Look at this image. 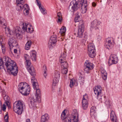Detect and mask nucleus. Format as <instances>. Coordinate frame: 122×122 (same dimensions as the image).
Listing matches in <instances>:
<instances>
[{"instance_id":"dca6fc26","label":"nucleus","mask_w":122,"mask_h":122,"mask_svg":"<svg viewBox=\"0 0 122 122\" xmlns=\"http://www.w3.org/2000/svg\"><path fill=\"white\" fill-rule=\"evenodd\" d=\"M61 118L64 122H70L71 119L70 117H66V113L65 112V110L63 111L61 115Z\"/></svg>"},{"instance_id":"473e14b6","label":"nucleus","mask_w":122,"mask_h":122,"mask_svg":"<svg viewBox=\"0 0 122 122\" xmlns=\"http://www.w3.org/2000/svg\"><path fill=\"white\" fill-rule=\"evenodd\" d=\"M5 63V61L3 60L2 59L0 58V68H4V64Z\"/></svg>"},{"instance_id":"c756f323","label":"nucleus","mask_w":122,"mask_h":122,"mask_svg":"<svg viewBox=\"0 0 122 122\" xmlns=\"http://www.w3.org/2000/svg\"><path fill=\"white\" fill-rule=\"evenodd\" d=\"M96 107L95 106L92 107L91 109L90 114L91 115H93L94 114L95 112V110Z\"/></svg>"},{"instance_id":"4c0bfd02","label":"nucleus","mask_w":122,"mask_h":122,"mask_svg":"<svg viewBox=\"0 0 122 122\" xmlns=\"http://www.w3.org/2000/svg\"><path fill=\"white\" fill-rule=\"evenodd\" d=\"M25 65L26 66V67H28L31 66V62L30 60H26L25 62Z\"/></svg>"},{"instance_id":"13d9d810","label":"nucleus","mask_w":122,"mask_h":122,"mask_svg":"<svg viewBox=\"0 0 122 122\" xmlns=\"http://www.w3.org/2000/svg\"><path fill=\"white\" fill-rule=\"evenodd\" d=\"M87 36L86 35H85L83 36L84 38H83V40L86 41L87 40Z\"/></svg>"},{"instance_id":"c85d7f7f","label":"nucleus","mask_w":122,"mask_h":122,"mask_svg":"<svg viewBox=\"0 0 122 122\" xmlns=\"http://www.w3.org/2000/svg\"><path fill=\"white\" fill-rule=\"evenodd\" d=\"M69 86L71 88H72L74 85L75 83V80L74 79H70Z\"/></svg>"},{"instance_id":"f257e3e1","label":"nucleus","mask_w":122,"mask_h":122,"mask_svg":"<svg viewBox=\"0 0 122 122\" xmlns=\"http://www.w3.org/2000/svg\"><path fill=\"white\" fill-rule=\"evenodd\" d=\"M3 60L5 61V65L7 68L8 71L11 72L13 76H16L18 71L16 63L7 56H4Z\"/></svg>"},{"instance_id":"cd10ccee","label":"nucleus","mask_w":122,"mask_h":122,"mask_svg":"<svg viewBox=\"0 0 122 122\" xmlns=\"http://www.w3.org/2000/svg\"><path fill=\"white\" fill-rule=\"evenodd\" d=\"M4 99L6 102V103L7 105L8 106L9 108H10V104L9 103V98L7 95H5L4 97Z\"/></svg>"},{"instance_id":"e433bc0d","label":"nucleus","mask_w":122,"mask_h":122,"mask_svg":"<svg viewBox=\"0 0 122 122\" xmlns=\"http://www.w3.org/2000/svg\"><path fill=\"white\" fill-rule=\"evenodd\" d=\"M52 44H52V42H51V41L49 40L48 43V46L49 49H51L53 48V46H52Z\"/></svg>"},{"instance_id":"603ef678","label":"nucleus","mask_w":122,"mask_h":122,"mask_svg":"<svg viewBox=\"0 0 122 122\" xmlns=\"http://www.w3.org/2000/svg\"><path fill=\"white\" fill-rule=\"evenodd\" d=\"M25 58L26 60H29L30 57L27 54H25L24 55Z\"/></svg>"},{"instance_id":"79ce46f5","label":"nucleus","mask_w":122,"mask_h":122,"mask_svg":"<svg viewBox=\"0 0 122 122\" xmlns=\"http://www.w3.org/2000/svg\"><path fill=\"white\" fill-rule=\"evenodd\" d=\"M30 9L23 10V13L25 16H27L29 14Z\"/></svg>"},{"instance_id":"8fccbe9b","label":"nucleus","mask_w":122,"mask_h":122,"mask_svg":"<svg viewBox=\"0 0 122 122\" xmlns=\"http://www.w3.org/2000/svg\"><path fill=\"white\" fill-rule=\"evenodd\" d=\"M23 0H16V4H23Z\"/></svg>"},{"instance_id":"9d476101","label":"nucleus","mask_w":122,"mask_h":122,"mask_svg":"<svg viewBox=\"0 0 122 122\" xmlns=\"http://www.w3.org/2000/svg\"><path fill=\"white\" fill-rule=\"evenodd\" d=\"M118 57L116 54H111L108 60V63L109 66L113 64H116L117 62Z\"/></svg>"},{"instance_id":"3c124183","label":"nucleus","mask_w":122,"mask_h":122,"mask_svg":"<svg viewBox=\"0 0 122 122\" xmlns=\"http://www.w3.org/2000/svg\"><path fill=\"white\" fill-rule=\"evenodd\" d=\"M30 46V45L26 44L25 47V49L26 50H28L29 49Z\"/></svg>"},{"instance_id":"f8f14e48","label":"nucleus","mask_w":122,"mask_h":122,"mask_svg":"<svg viewBox=\"0 0 122 122\" xmlns=\"http://www.w3.org/2000/svg\"><path fill=\"white\" fill-rule=\"evenodd\" d=\"M106 42L105 47L109 49L112 48L113 46L114 43V41L112 38H109L106 40Z\"/></svg>"},{"instance_id":"4468645a","label":"nucleus","mask_w":122,"mask_h":122,"mask_svg":"<svg viewBox=\"0 0 122 122\" xmlns=\"http://www.w3.org/2000/svg\"><path fill=\"white\" fill-rule=\"evenodd\" d=\"M8 43L11 49V47L17 46L18 43L16 39L14 38H12L9 39Z\"/></svg>"},{"instance_id":"f704fd0d","label":"nucleus","mask_w":122,"mask_h":122,"mask_svg":"<svg viewBox=\"0 0 122 122\" xmlns=\"http://www.w3.org/2000/svg\"><path fill=\"white\" fill-rule=\"evenodd\" d=\"M32 86L34 89H36L38 87V85L37 82H34L32 83Z\"/></svg>"},{"instance_id":"b1692460","label":"nucleus","mask_w":122,"mask_h":122,"mask_svg":"<svg viewBox=\"0 0 122 122\" xmlns=\"http://www.w3.org/2000/svg\"><path fill=\"white\" fill-rule=\"evenodd\" d=\"M66 31V28L65 27L63 26L60 29V33L62 36H64L65 35Z\"/></svg>"},{"instance_id":"f03ea898","label":"nucleus","mask_w":122,"mask_h":122,"mask_svg":"<svg viewBox=\"0 0 122 122\" xmlns=\"http://www.w3.org/2000/svg\"><path fill=\"white\" fill-rule=\"evenodd\" d=\"M72 5L71 8L73 11H76L81 7V11L82 13H86L87 10V2L86 0H78L77 1H73L70 4V5Z\"/></svg>"},{"instance_id":"aec40b11","label":"nucleus","mask_w":122,"mask_h":122,"mask_svg":"<svg viewBox=\"0 0 122 122\" xmlns=\"http://www.w3.org/2000/svg\"><path fill=\"white\" fill-rule=\"evenodd\" d=\"M31 58L33 61H35L36 59V52L35 51H31L30 52Z\"/></svg>"},{"instance_id":"6e6d98bb","label":"nucleus","mask_w":122,"mask_h":122,"mask_svg":"<svg viewBox=\"0 0 122 122\" xmlns=\"http://www.w3.org/2000/svg\"><path fill=\"white\" fill-rule=\"evenodd\" d=\"M32 43V42L30 40L28 41L26 43V44H27L28 45H30V46H31V45Z\"/></svg>"},{"instance_id":"6ab92c4d","label":"nucleus","mask_w":122,"mask_h":122,"mask_svg":"<svg viewBox=\"0 0 122 122\" xmlns=\"http://www.w3.org/2000/svg\"><path fill=\"white\" fill-rule=\"evenodd\" d=\"M49 116L47 114H45L41 117V122H49Z\"/></svg>"},{"instance_id":"864d4df0","label":"nucleus","mask_w":122,"mask_h":122,"mask_svg":"<svg viewBox=\"0 0 122 122\" xmlns=\"http://www.w3.org/2000/svg\"><path fill=\"white\" fill-rule=\"evenodd\" d=\"M107 73L106 74H104L102 75V77L105 80H106L107 78Z\"/></svg>"},{"instance_id":"de8ad7c7","label":"nucleus","mask_w":122,"mask_h":122,"mask_svg":"<svg viewBox=\"0 0 122 122\" xmlns=\"http://www.w3.org/2000/svg\"><path fill=\"white\" fill-rule=\"evenodd\" d=\"M5 120V122H9L8 119L9 117L8 114H6L4 117Z\"/></svg>"},{"instance_id":"72a5a7b5","label":"nucleus","mask_w":122,"mask_h":122,"mask_svg":"<svg viewBox=\"0 0 122 122\" xmlns=\"http://www.w3.org/2000/svg\"><path fill=\"white\" fill-rule=\"evenodd\" d=\"M39 9H40L41 12L43 14H46V12L45 10V9L44 8L43 6H42L40 7H39Z\"/></svg>"},{"instance_id":"4d7b16f0","label":"nucleus","mask_w":122,"mask_h":122,"mask_svg":"<svg viewBox=\"0 0 122 122\" xmlns=\"http://www.w3.org/2000/svg\"><path fill=\"white\" fill-rule=\"evenodd\" d=\"M36 2L37 3V5L39 6V8L42 6H41V4L40 2H39L38 0H36Z\"/></svg>"},{"instance_id":"7ed1b4c3","label":"nucleus","mask_w":122,"mask_h":122,"mask_svg":"<svg viewBox=\"0 0 122 122\" xmlns=\"http://www.w3.org/2000/svg\"><path fill=\"white\" fill-rule=\"evenodd\" d=\"M6 23V21L5 19L2 17H0V24L3 28L5 29L6 33L8 32L10 35H14L16 36L17 38L20 37L21 33L20 28L19 27H17L14 28L13 31H10L9 28L6 29L7 25Z\"/></svg>"},{"instance_id":"423d86ee","label":"nucleus","mask_w":122,"mask_h":122,"mask_svg":"<svg viewBox=\"0 0 122 122\" xmlns=\"http://www.w3.org/2000/svg\"><path fill=\"white\" fill-rule=\"evenodd\" d=\"M93 64L86 60L84 63V71L85 73H88L94 68Z\"/></svg>"},{"instance_id":"09e8293b","label":"nucleus","mask_w":122,"mask_h":122,"mask_svg":"<svg viewBox=\"0 0 122 122\" xmlns=\"http://www.w3.org/2000/svg\"><path fill=\"white\" fill-rule=\"evenodd\" d=\"M66 52L65 51H63V52H62L60 56V57H61L63 58H66Z\"/></svg>"},{"instance_id":"412c9836","label":"nucleus","mask_w":122,"mask_h":122,"mask_svg":"<svg viewBox=\"0 0 122 122\" xmlns=\"http://www.w3.org/2000/svg\"><path fill=\"white\" fill-rule=\"evenodd\" d=\"M88 51H96L94 45L92 43H89L88 46Z\"/></svg>"},{"instance_id":"9b49d317","label":"nucleus","mask_w":122,"mask_h":122,"mask_svg":"<svg viewBox=\"0 0 122 122\" xmlns=\"http://www.w3.org/2000/svg\"><path fill=\"white\" fill-rule=\"evenodd\" d=\"M94 91L95 94L97 96L98 99H102L101 95L102 88L100 86H96L95 88L94 89Z\"/></svg>"},{"instance_id":"ddd939ff","label":"nucleus","mask_w":122,"mask_h":122,"mask_svg":"<svg viewBox=\"0 0 122 122\" xmlns=\"http://www.w3.org/2000/svg\"><path fill=\"white\" fill-rule=\"evenodd\" d=\"M30 26V24L29 23L23 22L21 27L24 31H26L28 32L31 33L32 31L31 30L30 28L29 27Z\"/></svg>"},{"instance_id":"ea45409f","label":"nucleus","mask_w":122,"mask_h":122,"mask_svg":"<svg viewBox=\"0 0 122 122\" xmlns=\"http://www.w3.org/2000/svg\"><path fill=\"white\" fill-rule=\"evenodd\" d=\"M1 46L2 53L4 54L5 51V45H3L1 43Z\"/></svg>"},{"instance_id":"bf43d9fd","label":"nucleus","mask_w":122,"mask_h":122,"mask_svg":"<svg viewBox=\"0 0 122 122\" xmlns=\"http://www.w3.org/2000/svg\"><path fill=\"white\" fill-rule=\"evenodd\" d=\"M105 104L107 105H109L110 103L109 100H106V101L105 102Z\"/></svg>"},{"instance_id":"774afa93","label":"nucleus","mask_w":122,"mask_h":122,"mask_svg":"<svg viewBox=\"0 0 122 122\" xmlns=\"http://www.w3.org/2000/svg\"><path fill=\"white\" fill-rule=\"evenodd\" d=\"M26 122H30V120L29 119H26Z\"/></svg>"},{"instance_id":"20e7f679","label":"nucleus","mask_w":122,"mask_h":122,"mask_svg":"<svg viewBox=\"0 0 122 122\" xmlns=\"http://www.w3.org/2000/svg\"><path fill=\"white\" fill-rule=\"evenodd\" d=\"M18 88L20 92L25 96L28 95L30 91V86L28 84L25 82L20 83L18 86Z\"/></svg>"},{"instance_id":"58836bf2","label":"nucleus","mask_w":122,"mask_h":122,"mask_svg":"<svg viewBox=\"0 0 122 122\" xmlns=\"http://www.w3.org/2000/svg\"><path fill=\"white\" fill-rule=\"evenodd\" d=\"M62 69L61 72L62 74H66L67 72L68 69L67 68H62Z\"/></svg>"},{"instance_id":"1a4fd4ad","label":"nucleus","mask_w":122,"mask_h":122,"mask_svg":"<svg viewBox=\"0 0 122 122\" xmlns=\"http://www.w3.org/2000/svg\"><path fill=\"white\" fill-rule=\"evenodd\" d=\"M82 104L83 109L84 110L86 109L88 104V97L87 94H85L83 95Z\"/></svg>"},{"instance_id":"052dcab7","label":"nucleus","mask_w":122,"mask_h":122,"mask_svg":"<svg viewBox=\"0 0 122 122\" xmlns=\"http://www.w3.org/2000/svg\"><path fill=\"white\" fill-rule=\"evenodd\" d=\"M75 22H77L79 21V19L77 18L76 17H75Z\"/></svg>"},{"instance_id":"f3484780","label":"nucleus","mask_w":122,"mask_h":122,"mask_svg":"<svg viewBox=\"0 0 122 122\" xmlns=\"http://www.w3.org/2000/svg\"><path fill=\"white\" fill-rule=\"evenodd\" d=\"M26 68L28 72L32 76H34L36 75L35 70L33 66H31L28 68Z\"/></svg>"},{"instance_id":"6e6552de","label":"nucleus","mask_w":122,"mask_h":122,"mask_svg":"<svg viewBox=\"0 0 122 122\" xmlns=\"http://www.w3.org/2000/svg\"><path fill=\"white\" fill-rule=\"evenodd\" d=\"M38 100L37 99H36L33 97L30 98L28 101L29 107L31 108L34 109L35 107H37V101Z\"/></svg>"},{"instance_id":"a878e982","label":"nucleus","mask_w":122,"mask_h":122,"mask_svg":"<svg viewBox=\"0 0 122 122\" xmlns=\"http://www.w3.org/2000/svg\"><path fill=\"white\" fill-rule=\"evenodd\" d=\"M57 39L56 36L55 35H54L52 36L50 38V39L49 40H51V42H52V44H54L57 42Z\"/></svg>"},{"instance_id":"393cba45","label":"nucleus","mask_w":122,"mask_h":122,"mask_svg":"<svg viewBox=\"0 0 122 122\" xmlns=\"http://www.w3.org/2000/svg\"><path fill=\"white\" fill-rule=\"evenodd\" d=\"M59 78L56 77H54L53 80V82L52 84V88H53V87L55 86L56 85V84L58 83L59 81Z\"/></svg>"},{"instance_id":"5701e85b","label":"nucleus","mask_w":122,"mask_h":122,"mask_svg":"<svg viewBox=\"0 0 122 122\" xmlns=\"http://www.w3.org/2000/svg\"><path fill=\"white\" fill-rule=\"evenodd\" d=\"M96 51H88V54L89 56L91 58H93L96 55Z\"/></svg>"},{"instance_id":"2f4dec72","label":"nucleus","mask_w":122,"mask_h":122,"mask_svg":"<svg viewBox=\"0 0 122 122\" xmlns=\"http://www.w3.org/2000/svg\"><path fill=\"white\" fill-rule=\"evenodd\" d=\"M62 68H67L68 67V65L66 61L61 63Z\"/></svg>"},{"instance_id":"a19ab883","label":"nucleus","mask_w":122,"mask_h":122,"mask_svg":"<svg viewBox=\"0 0 122 122\" xmlns=\"http://www.w3.org/2000/svg\"><path fill=\"white\" fill-rule=\"evenodd\" d=\"M43 69L44 70V76L46 78V76H47V75L46 71L47 70V69L46 66H44L43 67Z\"/></svg>"},{"instance_id":"69168bd1","label":"nucleus","mask_w":122,"mask_h":122,"mask_svg":"<svg viewBox=\"0 0 122 122\" xmlns=\"http://www.w3.org/2000/svg\"><path fill=\"white\" fill-rule=\"evenodd\" d=\"M63 3H65L67 1V0H60Z\"/></svg>"},{"instance_id":"c9c22d12","label":"nucleus","mask_w":122,"mask_h":122,"mask_svg":"<svg viewBox=\"0 0 122 122\" xmlns=\"http://www.w3.org/2000/svg\"><path fill=\"white\" fill-rule=\"evenodd\" d=\"M60 73L59 72L55 71L54 73V77L59 78L60 77Z\"/></svg>"},{"instance_id":"49530a36","label":"nucleus","mask_w":122,"mask_h":122,"mask_svg":"<svg viewBox=\"0 0 122 122\" xmlns=\"http://www.w3.org/2000/svg\"><path fill=\"white\" fill-rule=\"evenodd\" d=\"M59 61L61 63L62 62H64L66 61V58L60 57Z\"/></svg>"},{"instance_id":"4be33fe9","label":"nucleus","mask_w":122,"mask_h":122,"mask_svg":"<svg viewBox=\"0 0 122 122\" xmlns=\"http://www.w3.org/2000/svg\"><path fill=\"white\" fill-rule=\"evenodd\" d=\"M36 90V99H39L40 98L41 96V91L40 90V89L38 88H37L36 89H35Z\"/></svg>"},{"instance_id":"7c9ffc66","label":"nucleus","mask_w":122,"mask_h":122,"mask_svg":"<svg viewBox=\"0 0 122 122\" xmlns=\"http://www.w3.org/2000/svg\"><path fill=\"white\" fill-rule=\"evenodd\" d=\"M17 6L16 7V9L18 11H20L22 10V9H23V5L22 4H17Z\"/></svg>"},{"instance_id":"a211bd4d","label":"nucleus","mask_w":122,"mask_h":122,"mask_svg":"<svg viewBox=\"0 0 122 122\" xmlns=\"http://www.w3.org/2000/svg\"><path fill=\"white\" fill-rule=\"evenodd\" d=\"M110 118L112 122H118L116 115L113 111L111 112Z\"/></svg>"},{"instance_id":"bb28decb","label":"nucleus","mask_w":122,"mask_h":122,"mask_svg":"<svg viewBox=\"0 0 122 122\" xmlns=\"http://www.w3.org/2000/svg\"><path fill=\"white\" fill-rule=\"evenodd\" d=\"M57 19L56 20L57 22L58 23L59 22L60 23L61 22L62 20V15L61 13L59 12L58 13Z\"/></svg>"},{"instance_id":"37998d69","label":"nucleus","mask_w":122,"mask_h":122,"mask_svg":"<svg viewBox=\"0 0 122 122\" xmlns=\"http://www.w3.org/2000/svg\"><path fill=\"white\" fill-rule=\"evenodd\" d=\"M73 120H74V122H78V116L77 115V117L75 116H73ZM70 122H71V121Z\"/></svg>"},{"instance_id":"5fc2aeb1","label":"nucleus","mask_w":122,"mask_h":122,"mask_svg":"<svg viewBox=\"0 0 122 122\" xmlns=\"http://www.w3.org/2000/svg\"><path fill=\"white\" fill-rule=\"evenodd\" d=\"M33 76L32 78L31 79V81L32 83L33 82H37V80L35 78L34 76Z\"/></svg>"},{"instance_id":"0eeeda50","label":"nucleus","mask_w":122,"mask_h":122,"mask_svg":"<svg viewBox=\"0 0 122 122\" xmlns=\"http://www.w3.org/2000/svg\"><path fill=\"white\" fill-rule=\"evenodd\" d=\"M84 28L83 21L81 20L79 22V27L77 32V37L79 38L82 37L84 31Z\"/></svg>"},{"instance_id":"2eb2a0df","label":"nucleus","mask_w":122,"mask_h":122,"mask_svg":"<svg viewBox=\"0 0 122 122\" xmlns=\"http://www.w3.org/2000/svg\"><path fill=\"white\" fill-rule=\"evenodd\" d=\"M100 22L97 20H95L91 23V27L95 30L98 29V26L100 24Z\"/></svg>"},{"instance_id":"0e129e2a","label":"nucleus","mask_w":122,"mask_h":122,"mask_svg":"<svg viewBox=\"0 0 122 122\" xmlns=\"http://www.w3.org/2000/svg\"><path fill=\"white\" fill-rule=\"evenodd\" d=\"M96 3L94 2H92V5L93 7H95L96 5Z\"/></svg>"},{"instance_id":"680f3d73","label":"nucleus","mask_w":122,"mask_h":122,"mask_svg":"<svg viewBox=\"0 0 122 122\" xmlns=\"http://www.w3.org/2000/svg\"><path fill=\"white\" fill-rule=\"evenodd\" d=\"M3 111H5L6 109V106L4 105H3Z\"/></svg>"},{"instance_id":"c03bdc74","label":"nucleus","mask_w":122,"mask_h":122,"mask_svg":"<svg viewBox=\"0 0 122 122\" xmlns=\"http://www.w3.org/2000/svg\"><path fill=\"white\" fill-rule=\"evenodd\" d=\"M101 75L107 73L105 69L102 68H101Z\"/></svg>"},{"instance_id":"e2e57ef3","label":"nucleus","mask_w":122,"mask_h":122,"mask_svg":"<svg viewBox=\"0 0 122 122\" xmlns=\"http://www.w3.org/2000/svg\"><path fill=\"white\" fill-rule=\"evenodd\" d=\"M3 41L2 38L1 36H0V44H1V43L2 44V42Z\"/></svg>"},{"instance_id":"a18cd8bd","label":"nucleus","mask_w":122,"mask_h":122,"mask_svg":"<svg viewBox=\"0 0 122 122\" xmlns=\"http://www.w3.org/2000/svg\"><path fill=\"white\" fill-rule=\"evenodd\" d=\"M23 10L30 9L29 6L27 4H25L23 6Z\"/></svg>"},{"instance_id":"39448f33","label":"nucleus","mask_w":122,"mask_h":122,"mask_svg":"<svg viewBox=\"0 0 122 122\" xmlns=\"http://www.w3.org/2000/svg\"><path fill=\"white\" fill-rule=\"evenodd\" d=\"M24 106L23 102L18 101L17 103L16 102L13 104V110L15 112L20 115L22 113Z\"/></svg>"},{"instance_id":"338daca9","label":"nucleus","mask_w":122,"mask_h":122,"mask_svg":"<svg viewBox=\"0 0 122 122\" xmlns=\"http://www.w3.org/2000/svg\"><path fill=\"white\" fill-rule=\"evenodd\" d=\"M17 52V50L16 49H15L14 50V52L15 53H16Z\"/></svg>"}]
</instances>
